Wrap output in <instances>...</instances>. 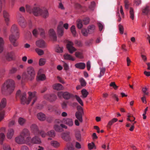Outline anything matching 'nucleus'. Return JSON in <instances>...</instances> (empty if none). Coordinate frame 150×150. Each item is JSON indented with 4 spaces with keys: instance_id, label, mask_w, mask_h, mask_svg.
I'll return each instance as SVG.
<instances>
[{
    "instance_id": "obj_49",
    "label": "nucleus",
    "mask_w": 150,
    "mask_h": 150,
    "mask_svg": "<svg viewBox=\"0 0 150 150\" xmlns=\"http://www.w3.org/2000/svg\"><path fill=\"white\" fill-rule=\"evenodd\" d=\"M142 90L144 94V96L148 95L149 93L147 91L148 88L146 87L143 88H142Z\"/></svg>"
},
{
    "instance_id": "obj_62",
    "label": "nucleus",
    "mask_w": 150,
    "mask_h": 150,
    "mask_svg": "<svg viewBox=\"0 0 150 150\" xmlns=\"http://www.w3.org/2000/svg\"><path fill=\"white\" fill-rule=\"evenodd\" d=\"M89 22V19L87 18L84 19L83 21V23L85 25L88 24Z\"/></svg>"
},
{
    "instance_id": "obj_56",
    "label": "nucleus",
    "mask_w": 150,
    "mask_h": 150,
    "mask_svg": "<svg viewBox=\"0 0 150 150\" xmlns=\"http://www.w3.org/2000/svg\"><path fill=\"white\" fill-rule=\"evenodd\" d=\"M77 27L79 29L83 27V24L81 21L79 20L77 23Z\"/></svg>"
},
{
    "instance_id": "obj_38",
    "label": "nucleus",
    "mask_w": 150,
    "mask_h": 150,
    "mask_svg": "<svg viewBox=\"0 0 150 150\" xmlns=\"http://www.w3.org/2000/svg\"><path fill=\"white\" fill-rule=\"evenodd\" d=\"M74 148H73L72 144L70 143L67 144V147L65 149V150H74Z\"/></svg>"
},
{
    "instance_id": "obj_43",
    "label": "nucleus",
    "mask_w": 150,
    "mask_h": 150,
    "mask_svg": "<svg viewBox=\"0 0 150 150\" xmlns=\"http://www.w3.org/2000/svg\"><path fill=\"white\" fill-rule=\"evenodd\" d=\"M75 135L76 139L79 141L81 140V135L79 131H77L75 132Z\"/></svg>"
},
{
    "instance_id": "obj_32",
    "label": "nucleus",
    "mask_w": 150,
    "mask_h": 150,
    "mask_svg": "<svg viewBox=\"0 0 150 150\" xmlns=\"http://www.w3.org/2000/svg\"><path fill=\"white\" fill-rule=\"evenodd\" d=\"M129 17L132 20H134V9L132 8H130L129 9Z\"/></svg>"
},
{
    "instance_id": "obj_5",
    "label": "nucleus",
    "mask_w": 150,
    "mask_h": 150,
    "mask_svg": "<svg viewBox=\"0 0 150 150\" xmlns=\"http://www.w3.org/2000/svg\"><path fill=\"white\" fill-rule=\"evenodd\" d=\"M26 11L30 13H32L35 16H40L43 9L40 7L37 4H34L33 8L29 5L25 6Z\"/></svg>"
},
{
    "instance_id": "obj_40",
    "label": "nucleus",
    "mask_w": 150,
    "mask_h": 150,
    "mask_svg": "<svg viewBox=\"0 0 150 150\" xmlns=\"http://www.w3.org/2000/svg\"><path fill=\"white\" fill-rule=\"evenodd\" d=\"M46 62V60L44 58H40L39 61V64L40 66L44 65Z\"/></svg>"
},
{
    "instance_id": "obj_54",
    "label": "nucleus",
    "mask_w": 150,
    "mask_h": 150,
    "mask_svg": "<svg viewBox=\"0 0 150 150\" xmlns=\"http://www.w3.org/2000/svg\"><path fill=\"white\" fill-rule=\"evenodd\" d=\"M62 62L63 63V66L64 69L66 71L68 70L69 69V67L68 65L64 61H62Z\"/></svg>"
},
{
    "instance_id": "obj_46",
    "label": "nucleus",
    "mask_w": 150,
    "mask_h": 150,
    "mask_svg": "<svg viewBox=\"0 0 150 150\" xmlns=\"http://www.w3.org/2000/svg\"><path fill=\"white\" fill-rule=\"evenodd\" d=\"M78 102L82 106H83V104L82 100L80 98L77 96H75Z\"/></svg>"
},
{
    "instance_id": "obj_14",
    "label": "nucleus",
    "mask_w": 150,
    "mask_h": 150,
    "mask_svg": "<svg viewBox=\"0 0 150 150\" xmlns=\"http://www.w3.org/2000/svg\"><path fill=\"white\" fill-rule=\"evenodd\" d=\"M36 46L39 48H44L46 47V45L44 41L42 40H37L35 42Z\"/></svg>"
},
{
    "instance_id": "obj_22",
    "label": "nucleus",
    "mask_w": 150,
    "mask_h": 150,
    "mask_svg": "<svg viewBox=\"0 0 150 150\" xmlns=\"http://www.w3.org/2000/svg\"><path fill=\"white\" fill-rule=\"evenodd\" d=\"M83 113L79 111L76 112L75 113V116L76 118L81 122H83Z\"/></svg>"
},
{
    "instance_id": "obj_27",
    "label": "nucleus",
    "mask_w": 150,
    "mask_h": 150,
    "mask_svg": "<svg viewBox=\"0 0 150 150\" xmlns=\"http://www.w3.org/2000/svg\"><path fill=\"white\" fill-rule=\"evenodd\" d=\"M50 144L52 146L57 148L60 146L59 143L57 141L55 140H52L50 142Z\"/></svg>"
},
{
    "instance_id": "obj_7",
    "label": "nucleus",
    "mask_w": 150,
    "mask_h": 150,
    "mask_svg": "<svg viewBox=\"0 0 150 150\" xmlns=\"http://www.w3.org/2000/svg\"><path fill=\"white\" fill-rule=\"evenodd\" d=\"M27 74L25 76V78L27 80L32 81L35 78V72L34 68L32 66L28 67L26 69Z\"/></svg>"
},
{
    "instance_id": "obj_58",
    "label": "nucleus",
    "mask_w": 150,
    "mask_h": 150,
    "mask_svg": "<svg viewBox=\"0 0 150 150\" xmlns=\"http://www.w3.org/2000/svg\"><path fill=\"white\" fill-rule=\"evenodd\" d=\"M125 7L126 9H128L129 4L128 0H125L124 2Z\"/></svg>"
},
{
    "instance_id": "obj_12",
    "label": "nucleus",
    "mask_w": 150,
    "mask_h": 150,
    "mask_svg": "<svg viewBox=\"0 0 150 150\" xmlns=\"http://www.w3.org/2000/svg\"><path fill=\"white\" fill-rule=\"evenodd\" d=\"M63 22L61 21L59 22L57 28V33L59 37H61L64 34V29L63 27Z\"/></svg>"
},
{
    "instance_id": "obj_23",
    "label": "nucleus",
    "mask_w": 150,
    "mask_h": 150,
    "mask_svg": "<svg viewBox=\"0 0 150 150\" xmlns=\"http://www.w3.org/2000/svg\"><path fill=\"white\" fill-rule=\"evenodd\" d=\"M75 66L77 68L80 69H83L85 68L86 64L84 63L80 62L76 64Z\"/></svg>"
},
{
    "instance_id": "obj_13",
    "label": "nucleus",
    "mask_w": 150,
    "mask_h": 150,
    "mask_svg": "<svg viewBox=\"0 0 150 150\" xmlns=\"http://www.w3.org/2000/svg\"><path fill=\"white\" fill-rule=\"evenodd\" d=\"M44 97L51 102L55 100L57 98L56 96L54 94H47L44 96Z\"/></svg>"
},
{
    "instance_id": "obj_45",
    "label": "nucleus",
    "mask_w": 150,
    "mask_h": 150,
    "mask_svg": "<svg viewBox=\"0 0 150 150\" xmlns=\"http://www.w3.org/2000/svg\"><path fill=\"white\" fill-rule=\"evenodd\" d=\"M47 135L49 137H54L55 136V132L54 130H52L47 132Z\"/></svg>"
},
{
    "instance_id": "obj_6",
    "label": "nucleus",
    "mask_w": 150,
    "mask_h": 150,
    "mask_svg": "<svg viewBox=\"0 0 150 150\" xmlns=\"http://www.w3.org/2000/svg\"><path fill=\"white\" fill-rule=\"evenodd\" d=\"M7 105V100L4 98H3L0 102V122L4 119L6 114L4 108Z\"/></svg>"
},
{
    "instance_id": "obj_24",
    "label": "nucleus",
    "mask_w": 150,
    "mask_h": 150,
    "mask_svg": "<svg viewBox=\"0 0 150 150\" xmlns=\"http://www.w3.org/2000/svg\"><path fill=\"white\" fill-rule=\"evenodd\" d=\"M142 12L144 15L150 14V7L147 5L144 7L142 9Z\"/></svg>"
},
{
    "instance_id": "obj_8",
    "label": "nucleus",
    "mask_w": 150,
    "mask_h": 150,
    "mask_svg": "<svg viewBox=\"0 0 150 150\" xmlns=\"http://www.w3.org/2000/svg\"><path fill=\"white\" fill-rule=\"evenodd\" d=\"M17 21L19 25L22 28L25 27L26 25V22L23 17L20 14H17L16 17Z\"/></svg>"
},
{
    "instance_id": "obj_11",
    "label": "nucleus",
    "mask_w": 150,
    "mask_h": 150,
    "mask_svg": "<svg viewBox=\"0 0 150 150\" xmlns=\"http://www.w3.org/2000/svg\"><path fill=\"white\" fill-rule=\"evenodd\" d=\"M15 56V53L13 51H11L6 53L2 57V58L5 57L7 60L10 61L13 59Z\"/></svg>"
},
{
    "instance_id": "obj_50",
    "label": "nucleus",
    "mask_w": 150,
    "mask_h": 150,
    "mask_svg": "<svg viewBox=\"0 0 150 150\" xmlns=\"http://www.w3.org/2000/svg\"><path fill=\"white\" fill-rule=\"evenodd\" d=\"M119 29L120 31V33L121 34H123L124 33V28L122 25L120 24L118 25Z\"/></svg>"
},
{
    "instance_id": "obj_25",
    "label": "nucleus",
    "mask_w": 150,
    "mask_h": 150,
    "mask_svg": "<svg viewBox=\"0 0 150 150\" xmlns=\"http://www.w3.org/2000/svg\"><path fill=\"white\" fill-rule=\"evenodd\" d=\"M49 15V13L47 10L43 9L40 16H42L44 18H46L48 17Z\"/></svg>"
},
{
    "instance_id": "obj_15",
    "label": "nucleus",
    "mask_w": 150,
    "mask_h": 150,
    "mask_svg": "<svg viewBox=\"0 0 150 150\" xmlns=\"http://www.w3.org/2000/svg\"><path fill=\"white\" fill-rule=\"evenodd\" d=\"M3 16L6 24L7 25H8L10 22L9 15L8 13L6 11H3Z\"/></svg>"
},
{
    "instance_id": "obj_60",
    "label": "nucleus",
    "mask_w": 150,
    "mask_h": 150,
    "mask_svg": "<svg viewBox=\"0 0 150 150\" xmlns=\"http://www.w3.org/2000/svg\"><path fill=\"white\" fill-rule=\"evenodd\" d=\"M96 5L95 3L94 2H92L90 6H89V8L91 10H93L94 8L95 7Z\"/></svg>"
},
{
    "instance_id": "obj_1",
    "label": "nucleus",
    "mask_w": 150,
    "mask_h": 150,
    "mask_svg": "<svg viewBox=\"0 0 150 150\" xmlns=\"http://www.w3.org/2000/svg\"><path fill=\"white\" fill-rule=\"evenodd\" d=\"M15 87L14 81L12 79H8L2 85L1 88V93L6 96L10 95L13 92Z\"/></svg>"
},
{
    "instance_id": "obj_36",
    "label": "nucleus",
    "mask_w": 150,
    "mask_h": 150,
    "mask_svg": "<svg viewBox=\"0 0 150 150\" xmlns=\"http://www.w3.org/2000/svg\"><path fill=\"white\" fill-rule=\"evenodd\" d=\"M26 122L25 120L22 117H19L18 120V122L19 124L21 125H23Z\"/></svg>"
},
{
    "instance_id": "obj_63",
    "label": "nucleus",
    "mask_w": 150,
    "mask_h": 150,
    "mask_svg": "<svg viewBox=\"0 0 150 150\" xmlns=\"http://www.w3.org/2000/svg\"><path fill=\"white\" fill-rule=\"evenodd\" d=\"M74 7L77 9H81L82 8L81 6L78 3H75V4Z\"/></svg>"
},
{
    "instance_id": "obj_64",
    "label": "nucleus",
    "mask_w": 150,
    "mask_h": 150,
    "mask_svg": "<svg viewBox=\"0 0 150 150\" xmlns=\"http://www.w3.org/2000/svg\"><path fill=\"white\" fill-rule=\"evenodd\" d=\"M39 33H40L41 35H44L45 34V31L42 28H38Z\"/></svg>"
},
{
    "instance_id": "obj_29",
    "label": "nucleus",
    "mask_w": 150,
    "mask_h": 150,
    "mask_svg": "<svg viewBox=\"0 0 150 150\" xmlns=\"http://www.w3.org/2000/svg\"><path fill=\"white\" fill-rule=\"evenodd\" d=\"M118 120V119L116 118H114L109 121L107 125V127L110 128L111 126L114 123L117 122Z\"/></svg>"
},
{
    "instance_id": "obj_57",
    "label": "nucleus",
    "mask_w": 150,
    "mask_h": 150,
    "mask_svg": "<svg viewBox=\"0 0 150 150\" xmlns=\"http://www.w3.org/2000/svg\"><path fill=\"white\" fill-rule=\"evenodd\" d=\"M110 86L112 87L115 90L117 89L118 88V86L116 85L115 82H112L110 84Z\"/></svg>"
},
{
    "instance_id": "obj_30",
    "label": "nucleus",
    "mask_w": 150,
    "mask_h": 150,
    "mask_svg": "<svg viewBox=\"0 0 150 150\" xmlns=\"http://www.w3.org/2000/svg\"><path fill=\"white\" fill-rule=\"evenodd\" d=\"M72 96V94L68 92H64V94H63V98L65 99H69Z\"/></svg>"
},
{
    "instance_id": "obj_44",
    "label": "nucleus",
    "mask_w": 150,
    "mask_h": 150,
    "mask_svg": "<svg viewBox=\"0 0 150 150\" xmlns=\"http://www.w3.org/2000/svg\"><path fill=\"white\" fill-rule=\"evenodd\" d=\"M5 135L3 133H0V144H2L5 138Z\"/></svg>"
},
{
    "instance_id": "obj_31",
    "label": "nucleus",
    "mask_w": 150,
    "mask_h": 150,
    "mask_svg": "<svg viewBox=\"0 0 150 150\" xmlns=\"http://www.w3.org/2000/svg\"><path fill=\"white\" fill-rule=\"evenodd\" d=\"M38 119L40 121H44L45 119V114L42 113H39L37 115Z\"/></svg>"
},
{
    "instance_id": "obj_37",
    "label": "nucleus",
    "mask_w": 150,
    "mask_h": 150,
    "mask_svg": "<svg viewBox=\"0 0 150 150\" xmlns=\"http://www.w3.org/2000/svg\"><path fill=\"white\" fill-rule=\"evenodd\" d=\"M75 55L76 57L79 59H82L83 57L82 53L80 52H76L75 53Z\"/></svg>"
},
{
    "instance_id": "obj_53",
    "label": "nucleus",
    "mask_w": 150,
    "mask_h": 150,
    "mask_svg": "<svg viewBox=\"0 0 150 150\" xmlns=\"http://www.w3.org/2000/svg\"><path fill=\"white\" fill-rule=\"evenodd\" d=\"M79 81L81 86H84L86 85V82L83 79L81 78L79 80Z\"/></svg>"
},
{
    "instance_id": "obj_51",
    "label": "nucleus",
    "mask_w": 150,
    "mask_h": 150,
    "mask_svg": "<svg viewBox=\"0 0 150 150\" xmlns=\"http://www.w3.org/2000/svg\"><path fill=\"white\" fill-rule=\"evenodd\" d=\"M3 148L4 150H11L10 146L6 144L3 145Z\"/></svg>"
},
{
    "instance_id": "obj_52",
    "label": "nucleus",
    "mask_w": 150,
    "mask_h": 150,
    "mask_svg": "<svg viewBox=\"0 0 150 150\" xmlns=\"http://www.w3.org/2000/svg\"><path fill=\"white\" fill-rule=\"evenodd\" d=\"M17 71V69L15 67H12L9 70V73L10 74H13L15 73Z\"/></svg>"
},
{
    "instance_id": "obj_55",
    "label": "nucleus",
    "mask_w": 150,
    "mask_h": 150,
    "mask_svg": "<svg viewBox=\"0 0 150 150\" xmlns=\"http://www.w3.org/2000/svg\"><path fill=\"white\" fill-rule=\"evenodd\" d=\"M119 11H120V13L122 16H124V13L123 11L122 7V6H120L117 8V13H119Z\"/></svg>"
},
{
    "instance_id": "obj_59",
    "label": "nucleus",
    "mask_w": 150,
    "mask_h": 150,
    "mask_svg": "<svg viewBox=\"0 0 150 150\" xmlns=\"http://www.w3.org/2000/svg\"><path fill=\"white\" fill-rule=\"evenodd\" d=\"M74 44L76 45V46L78 47H81L82 46V44L81 42L78 40H75L74 41Z\"/></svg>"
},
{
    "instance_id": "obj_3",
    "label": "nucleus",
    "mask_w": 150,
    "mask_h": 150,
    "mask_svg": "<svg viewBox=\"0 0 150 150\" xmlns=\"http://www.w3.org/2000/svg\"><path fill=\"white\" fill-rule=\"evenodd\" d=\"M30 134L29 130L27 129H23L21 132L19 136L15 138V141L17 143L22 144L25 143L28 144L29 141L28 136Z\"/></svg>"
},
{
    "instance_id": "obj_9",
    "label": "nucleus",
    "mask_w": 150,
    "mask_h": 150,
    "mask_svg": "<svg viewBox=\"0 0 150 150\" xmlns=\"http://www.w3.org/2000/svg\"><path fill=\"white\" fill-rule=\"evenodd\" d=\"M30 135L28 136L29 141L28 142V144H39L41 143V140L38 137L35 136L32 139L30 137Z\"/></svg>"
},
{
    "instance_id": "obj_16",
    "label": "nucleus",
    "mask_w": 150,
    "mask_h": 150,
    "mask_svg": "<svg viewBox=\"0 0 150 150\" xmlns=\"http://www.w3.org/2000/svg\"><path fill=\"white\" fill-rule=\"evenodd\" d=\"M49 34L54 41L57 40V36L56 33L54 30L52 29H50L49 31Z\"/></svg>"
},
{
    "instance_id": "obj_17",
    "label": "nucleus",
    "mask_w": 150,
    "mask_h": 150,
    "mask_svg": "<svg viewBox=\"0 0 150 150\" xmlns=\"http://www.w3.org/2000/svg\"><path fill=\"white\" fill-rule=\"evenodd\" d=\"M65 123L69 127L72 126L74 125L73 121L72 119L67 118L64 119Z\"/></svg>"
},
{
    "instance_id": "obj_26",
    "label": "nucleus",
    "mask_w": 150,
    "mask_h": 150,
    "mask_svg": "<svg viewBox=\"0 0 150 150\" xmlns=\"http://www.w3.org/2000/svg\"><path fill=\"white\" fill-rule=\"evenodd\" d=\"M53 88L57 90H63L64 87L61 84L57 83L54 84L53 86Z\"/></svg>"
},
{
    "instance_id": "obj_41",
    "label": "nucleus",
    "mask_w": 150,
    "mask_h": 150,
    "mask_svg": "<svg viewBox=\"0 0 150 150\" xmlns=\"http://www.w3.org/2000/svg\"><path fill=\"white\" fill-rule=\"evenodd\" d=\"M81 33L82 35L85 37L88 36L89 33L87 29L85 28H83L81 30Z\"/></svg>"
},
{
    "instance_id": "obj_4",
    "label": "nucleus",
    "mask_w": 150,
    "mask_h": 150,
    "mask_svg": "<svg viewBox=\"0 0 150 150\" xmlns=\"http://www.w3.org/2000/svg\"><path fill=\"white\" fill-rule=\"evenodd\" d=\"M29 97L28 99L26 98L25 93H24L21 98V102L23 104H28L30 102H32V105H33L37 100V97L36 96V92H28Z\"/></svg>"
},
{
    "instance_id": "obj_18",
    "label": "nucleus",
    "mask_w": 150,
    "mask_h": 150,
    "mask_svg": "<svg viewBox=\"0 0 150 150\" xmlns=\"http://www.w3.org/2000/svg\"><path fill=\"white\" fill-rule=\"evenodd\" d=\"M62 138L66 141L69 140L70 139V133L69 132L63 133L62 136Z\"/></svg>"
},
{
    "instance_id": "obj_19",
    "label": "nucleus",
    "mask_w": 150,
    "mask_h": 150,
    "mask_svg": "<svg viewBox=\"0 0 150 150\" xmlns=\"http://www.w3.org/2000/svg\"><path fill=\"white\" fill-rule=\"evenodd\" d=\"M14 134V131L13 129H8L7 133V138L9 139H11L13 137Z\"/></svg>"
},
{
    "instance_id": "obj_21",
    "label": "nucleus",
    "mask_w": 150,
    "mask_h": 150,
    "mask_svg": "<svg viewBox=\"0 0 150 150\" xmlns=\"http://www.w3.org/2000/svg\"><path fill=\"white\" fill-rule=\"evenodd\" d=\"M63 57L64 59L66 60L74 61L75 59L74 57L68 53L65 54L63 55Z\"/></svg>"
},
{
    "instance_id": "obj_35",
    "label": "nucleus",
    "mask_w": 150,
    "mask_h": 150,
    "mask_svg": "<svg viewBox=\"0 0 150 150\" xmlns=\"http://www.w3.org/2000/svg\"><path fill=\"white\" fill-rule=\"evenodd\" d=\"M82 93L81 97L85 98H86L88 94V92L85 89H82L81 91Z\"/></svg>"
},
{
    "instance_id": "obj_20",
    "label": "nucleus",
    "mask_w": 150,
    "mask_h": 150,
    "mask_svg": "<svg viewBox=\"0 0 150 150\" xmlns=\"http://www.w3.org/2000/svg\"><path fill=\"white\" fill-rule=\"evenodd\" d=\"M87 29L89 34H92L95 31L96 27L93 25H90L88 27Z\"/></svg>"
},
{
    "instance_id": "obj_2",
    "label": "nucleus",
    "mask_w": 150,
    "mask_h": 150,
    "mask_svg": "<svg viewBox=\"0 0 150 150\" xmlns=\"http://www.w3.org/2000/svg\"><path fill=\"white\" fill-rule=\"evenodd\" d=\"M10 32L11 34L9 37V40L14 46L16 47L18 46V43L16 40L19 37L18 30L16 25L13 24L12 26Z\"/></svg>"
},
{
    "instance_id": "obj_28",
    "label": "nucleus",
    "mask_w": 150,
    "mask_h": 150,
    "mask_svg": "<svg viewBox=\"0 0 150 150\" xmlns=\"http://www.w3.org/2000/svg\"><path fill=\"white\" fill-rule=\"evenodd\" d=\"M54 128L56 132H61L64 131L63 129L62 128L60 125H59L57 124H55L54 126Z\"/></svg>"
},
{
    "instance_id": "obj_34",
    "label": "nucleus",
    "mask_w": 150,
    "mask_h": 150,
    "mask_svg": "<svg viewBox=\"0 0 150 150\" xmlns=\"http://www.w3.org/2000/svg\"><path fill=\"white\" fill-rule=\"evenodd\" d=\"M35 50L36 52L39 56L42 55L44 54L43 50L38 48H35Z\"/></svg>"
},
{
    "instance_id": "obj_33",
    "label": "nucleus",
    "mask_w": 150,
    "mask_h": 150,
    "mask_svg": "<svg viewBox=\"0 0 150 150\" xmlns=\"http://www.w3.org/2000/svg\"><path fill=\"white\" fill-rule=\"evenodd\" d=\"M46 79L45 75L44 74L37 75V81H43L45 80Z\"/></svg>"
},
{
    "instance_id": "obj_48",
    "label": "nucleus",
    "mask_w": 150,
    "mask_h": 150,
    "mask_svg": "<svg viewBox=\"0 0 150 150\" xmlns=\"http://www.w3.org/2000/svg\"><path fill=\"white\" fill-rule=\"evenodd\" d=\"M30 128L33 131L37 132L38 130V126L35 124L32 125L30 127Z\"/></svg>"
},
{
    "instance_id": "obj_39",
    "label": "nucleus",
    "mask_w": 150,
    "mask_h": 150,
    "mask_svg": "<svg viewBox=\"0 0 150 150\" xmlns=\"http://www.w3.org/2000/svg\"><path fill=\"white\" fill-rule=\"evenodd\" d=\"M100 73L99 75H98V77L99 78H100L102 76H103L105 72V68L103 67L100 68Z\"/></svg>"
},
{
    "instance_id": "obj_47",
    "label": "nucleus",
    "mask_w": 150,
    "mask_h": 150,
    "mask_svg": "<svg viewBox=\"0 0 150 150\" xmlns=\"http://www.w3.org/2000/svg\"><path fill=\"white\" fill-rule=\"evenodd\" d=\"M55 51L58 53L62 52H63V48L62 47H60L58 45L56 47Z\"/></svg>"
},
{
    "instance_id": "obj_42",
    "label": "nucleus",
    "mask_w": 150,
    "mask_h": 150,
    "mask_svg": "<svg viewBox=\"0 0 150 150\" xmlns=\"http://www.w3.org/2000/svg\"><path fill=\"white\" fill-rule=\"evenodd\" d=\"M70 30L73 36L74 37L76 36V32L75 26L73 25L70 28Z\"/></svg>"
},
{
    "instance_id": "obj_61",
    "label": "nucleus",
    "mask_w": 150,
    "mask_h": 150,
    "mask_svg": "<svg viewBox=\"0 0 150 150\" xmlns=\"http://www.w3.org/2000/svg\"><path fill=\"white\" fill-rule=\"evenodd\" d=\"M88 146L89 149H91L95 146V144L93 142H92L91 143L88 144Z\"/></svg>"
},
{
    "instance_id": "obj_10",
    "label": "nucleus",
    "mask_w": 150,
    "mask_h": 150,
    "mask_svg": "<svg viewBox=\"0 0 150 150\" xmlns=\"http://www.w3.org/2000/svg\"><path fill=\"white\" fill-rule=\"evenodd\" d=\"M74 45L73 42L69 41L67 42V48L70 53L72 54L76 50V49L73 46Z\"/></svg>"
}]
</instances>
